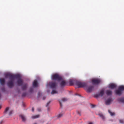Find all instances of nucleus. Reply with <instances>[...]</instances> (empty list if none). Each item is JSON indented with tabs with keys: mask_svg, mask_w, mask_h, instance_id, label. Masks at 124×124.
Returning <instances> with one entry per match:
<instances>
[{
	"mask_svg": "<svg viewBox=\"0 0 124 124\" xmlns=\"http://www.w3.org/2000/svg\"><path fill=\"white\" fill-rule=\"evenodd\" d=\"M26 94H27L26 93H23L22 94V96L23 97H24L26 96Z\"/></svg>",
	"mask_w": 124,
	"mask_h": 124,
	"instance_id": "obj_29",
	"label": "nucleus"
},
{
	"mask_svg": "<svg viewBox=\"0 0 124 124\" xmlns=\"http://www.w3.org/2000/svg\"><path fill=\"white\" fill-rule=\"evenodd\" d=\"M49 84L51 88L52 89L55 88L57 85L56 83L52 82H50Z\"/></svg>",
	"mask_w": 124,
	"mask_h": 124,
	"instance_id": "obj_8",
	"label": "nucleus"
},
{
	"mask_svg": "<svg viewBox=\"0 0 124 124\" xmlns=\"http://www.w3.org/2000/svg\"><path fill=\"white\" fill-rule=\"evenodd\" d=\"M78 114H79V115H81V114H80V113H79V112H78Z\"/></svg>",
	"mask_w": 124,
	"mask_h": 124,
	"instance_id": "obj_40",
	"label": "nucleus"
},
{
	"mask_svg": "<svg viewBox=\"0 0 124 124\" xmlns=\"http://www.w3.org/2000/svg\"><path fill=\"white\" fill-rule=\"evenodd\" d=\"M0 82L1 85H4L5 83V80L4 79H0Z\"/></svg>",
	"mask_w": 124,
	"mask_h": 124,
	"instance_id": "obj_15",
	"label": "nucleus"
},
{
	"mask_svg": "<svg viewBox=\"0 0 124 124\" xmlns=\"http://www.w3.org/2000/svg\"><path fill=\"white\" fill-rule=\"evenodd\" d=\"M57 92L55 90H53L52 91V92L51 93L52 94H54L55 93H57Z\"/></svg>",
	"mask_w": 124,
	"mask_h": 124,
	"instance_id": "obj_22",
	"label": "nucleus"
},
{
	"mask_svg": "<svg viewBox=\"0 0 124 124\" xmlns=\"http://www.w3.org/2000/svg\"><path fill=\"white\" fill-rule=\"evenodd\" d=\"M5 77H9V79H11L13 80H14L15 78L18 79L21 78L20 76L19 75H14L10 74H6L5 75Z\"/></svg>",
	"mask_w": 124,
	"mask_h": 124,
	"instance_id": "obj_2",
	"label": "nucleus"
},
{
	"mask_svg": "<svg viewBox=\"0 0 124 124\" xmlns=\"http://www.w3.org/2000/svg\"><path fill=\"white\" fill-rule=\"evenodd\" d=\"M99 115L100 116L101 118L102 119L104 120L105 119V117L102 114H100Z\"/></svg>",
	"mask_w": 124,
	"mask_h": 124,
	"instance_id": "obj_23",
	"label": "nucleus"
},
{
	"mask_svg": "<svg viewBox=\"0 0 124 124\" xmlns=\"http://www.w3.org/2000/svg\"><path fill=\"white\" fill-rule=\"evenodd\" d=\"M38 111H41V109L40 108H38Z\"/></svg>",
	"mask_w": 124,
	"mask_h": 124,
	"instance_id": "obj_36",
	"label": "nucleus"
},
{
	"mask_svg": "<svg viewBox=\"0 0 124 124\" xmlns=\"http://www.w3.org/2000/svg\"><path fill=\"white\" fill-rule=\"evenodd\" d=\"M33 85L34 87H36L38 86L37 81V80H35L33 84Z\"/></svg>",
	"mask_w": 124,
	"mask_h": 124,
	"instance_id": "obj_14",
	"label": "nucleus"
},
{
	"mask_svg": "<svg viewBox=\"0 0 124 124\" xmlns=\"http://www.w3.org/2000/svg\"><path fill=\"white\" fill-rule=\"evenodd\" d=\"M46 97H43V100H44L45 99Z\"/></svg>",
	"mask_w": 124,
	"mask_h": 124,
	"instance_id": "obj_37",
	"label": "nucleus"
},
{
	"mask_svg": "<svg viewBox=\"0 0 124 124\" xmlns=\"http://www.w3.org/2000/svg\"><path fill=\"white\" fill-rule=\"evenodd\" d=\"M33 89L32 88H31L29 92L31 93H32L33 92Z\"/></svg>",
	"mask_w": 124,
	"mask_h": 124,
	"instance_id": "obj_27",
	"label": "nucleus"
},
{
	"mask_svg": "<svg viewBox=\"0 0 124 124\" xmlns=\"http://www.w3.org/2000/svg\"><path fill=\"white\" fill-rule=\"evenodd\" d=\"M108 112L111 116L115 115V113H114L112 112L110 110H108Z\"/></svg>",
	"mask_w": 124,
	"mask_h": 124,
	"instance_id": "obj_21",
	"label": "nucleus"
},
{
	"mask_svg": "<svg viewBox=\"0 0 124 124\" xmlns=\"http://www.w3.org/2000/svg\"><path fill=\"white\" fill-rule=\"evenodd\" d=\"M40 92H39L38 93V97H39V96H40Z\"/></svg>",
	"mask_w": 124,
	"mask_h": 124,
	"instance_id": "obj_34",
	"label": "nucleus"
},
{
	"mask_svg": "<svg viewBox=\"0 0 124 124\" xmlns=\"http://www.w3.org/2000/svg\"><path fill=\"white\" fill-rule=\"evenodd\" d=\"M88 124H93L92 123H89Z\"/></svg>",
	"mask_w": 124,
	"mask_h": 124,
	"instance_id": "obj_38",
	"label": "nucleus"
},
{
	"mask_svg": "<svg viewBox=\"0 0 124 124\" xmlns=\"http://www.w3.org/2000/svg\"><path fill=\"white\" fill-rule=\"evenodd\" d=\"M92 106H93V107H94V106H95L94 105H92Z\"/></svg>",
	"mask_w": 124,
	"mask_h": 124,
	"instance_id": "obj_39",
	"label": "nucleus"
},
{
	"mask_svg": "<svg viewBox=\"0 0 124 124\" xmlns=\"http://www.w3.org/2000/svg\"><path fill=\"white\" fill-rule=\"evenodd\" d=\"M116 87V85L114 84H111L109 85V88L112 89L115 88Z\"/></svg>",
	"mask_w": 124,
	"mask_h": 124,
	"instance_id": "obj_12",
	"label": "nucleus"
},
{
	"mask_svg": "<svg viewBox=\"0 0 124 124\" xmlns=\"http://www.w3.org/2000/svg\"><path fill=\"white\" fill-rule=\"evenodd\" d=\"M13 112V111L12 110H11L10 111L9 113V115H11V114H12Z\"/></svg>",
	"mask_w": 124,
	"mask_h": 124,
	"instance_id": "obj_28",
	"label": "nucleus"
},
{
	"mask_svg": "<svg viewBox=\"0 0 124 124\" xmlns=\"http://www.w3.org/2000/svg\"><path fill=\"white\" fill-rule=\"evenodd\" d=\"M68 100V99L66 98H64L62 99V101L63 102H65Z\"/></svg>",
	"mask_w": 124,
	"mask_h": 124,
	"instance_id": "obj_24",
	"label": "nucleus"
},
{
	"mask_svg": "<svg viewBox=\"0 0 124 124\" xmlns=\"http://www.w3.org/2000/svg\"><path fill=\"white\" fill-rule=\"evenodd\" d=\"M59 101V103H60V106L61 107H62V104L61 101Z\"/></svg>",
	"mask_w": 124,
	"mask_h": 124,
	"instance_id": "obj_32",
	"label": "nucleus"
},
{
	"mask_svg": "<svg viewBox=\"0 0 124 124\" xmlns=\"http://www.w3.org/2000/svg\"><path fill=\"white\" fill-rule=\"evenodd\" d=\"M1 90L3 91H5V89L4 87L2 88Z\"/></svg>",
	"mask_w": 124,
	"mask_h": 124,
	"instance_id": "obj_33",
	"label": "nucleus"
},
{
	"mask_svg": "<svg viewBox=\"0 0 124 124\" xmlns=\"http://www.w3.org/2000/svg\"><path fill=\"white\" fill-rule=\"evenodd\" d=\"M62 115V114H60L58 115L57 117L58 118H60L61 117Z\"/></svg>",
	"mask_w": 124,
	"mask_h": 124,
	"instance_id": "obj_30",
	"label": "nucleus"
},
{
	"mask_svg": "<svg viewBox=\"0 0 124 124\" xmlns=\"http://www.w3.org/2000/svg\"><path fill=\"white\" fill-rule=\"evenodd\" d=\"M20 116L22 118V120L23 121H25L26 120V118L24 116L22 115H20Z\"/></svg>",
	"mask_w": 124,
	"mask_h": 124,
	"instance_id": "obj_16",
	"label": "nucleus"
},
{
	"mask_svg": "<svg viewBox=\"0 0 124 124\" xmlns=\"http://www.w3.org/2000/svg\"><path fill=\"white\" fill-rule=\"evenodd\" d=\"M32 111L33 112L34 111V108L33 107H32Z\"/></svg>",
	"mask_w": 124,
	"mask_h": 124,
	"instance_id": "obj_35",
	"label": "nucleus"
},
{
	"mask_svg": "<svg viewBox=\"0 0 124 124\" xmlns=\"http://www.w3.org/2000/svg\"><path fill=\"white\" fill-rule=\"evenodd\" d=\"M9 109V108L8 107L4 111V113H6L8 110Z\"/></svg>",
	"mask_w": 124,
	"mask_h": 124,
	"instance_id": "obj_26",
	"label": "nucleus"
},
{
	"mask_svg": "<svg viewBox=\"0 0 124 124\" xmlns=\"http://www.w3.org/2000/svg\"><path fill=\"white\" fill-rule=\"evenodd\" d=\"M10 81L7 83L8 86L10 88L12 87L14 85V80L11 79H10Z\"/></svg>",
	"mask_w": 124,
	"mask_h": 124,
	"instance_id": "obj_6",
	"label": "nucleus"
},
{
	"mask_svg": "<svg viewBox=\"0 0 124 124\" xmlns=\"http://www.w3.org/2000/svg\"><path fill=\"white\" fill-rule=\"evenodd\" d=\"M118 101L120 102L124 103V98H121L118 99Z\"/></svg>",
	"mask_w": 124,
	"mask_h": 124,
	"instance_id": "obj_18",
	"label": "nucleus"
},
{
	"mask_svg": "<svg viewBox=\"0 0 124 124\" xmlns=\"http://www.w3.org/2000/svg\"><path fill=\"white\" fill-rule=\"evenodd\" d=\"M124 90V86H120L119 87L118 89L116 91V95L120 96L122 93V91Z\"/></svg>",
	"mask_w": 124,
	"mask_h": 124,
	"instance_id": "obj_3",
	"label": "nucleus"
},
{
	"mask_svg": "<svg viewBox=\"0 0 124 124\" xmlns=\"http://www.w3.org/2000/svg\"><path fill=\"white\" fill-rule=\"evenodd\" d=\"M69 82L70 84L71 85H72L73 84V80L72 79H70L69 80Z\"/></svg>",
	"mask_w": 124,
	"mask_h": 124,
	"instance_id": "obj_19",
	"label": "nucleus"
},
{
	"mask_svg": "<svg viewBox=\"0 0 124 124\" xmlns=\"http://www.w3.org/2000/svg\"><path fill=\"white\" fill-rule=\"evenodd\" d=\"M76 85L78 86V88L85 87V89L88 92H90L94 89V87L92 85L87 86V84L85 82L77 81Z\"/></svg>",
	"mask_w": 124,
	"mask_h": 124,
	"instance_id": "obj_1",
	"label": "nucleus"
},
{
	"mask_svg": "<svg viewBox=\"0 0 124 124\" xmlns=\"http://www.w3.org/2000/svg\"><path fill=\"white\" fill-rule=\"evenodd\" d=\"M50 102H51L50 101H49L47 103L46 105V107H47L49 106V104H50Z\"/></svg>",
	"mask_w": 124,
	"mask_h": 124,
	"instance_id": "obj_31",
	"label": "nucleus"
},
{
	"mask_svg": "<svg viewBox=\"0 0 124 124\" xmlns=\"http://www.w3.org/2000/svg\"><path fill=\"white\" fill-rule=\"evenodd\" d=\"M39 117V115H37L34 116H32L31 117V118L32 119H34L35 118H36Z\"/></svg>",
	"mask_w": 124,
	"mask_h": 124,
	"instance_id": "obj_20",
	"label": "nucleus"
},
{
	"mask_svg": "<svg viewBox=\"0 0 124 124\" xmlns=\"http://www.w3.org/2000/svg\"><path fill=\"white\" fill-rule=\"evenodd\" d=\"M112 101V98H110L108 99L106 101L105 103L107 105H109Z\"/></svg>",
	"mask_w": 124,
	"mask_h": 124,
	"instance_id": "obj_11",
	"label": "nucleus"
},
{
	"mask_svg": "<svg viewBox=\"0 0 124 124\" xmlns=\"http://www.w3.org/2000/svg\"><path fill=\"white\" fill-rule=\"evenodd\" d=\"M37 124L36 123H34V124Z\"/></svg>",
	"mask_w": 124,
	"mask_h": 124,
	"instance_id": "obj_41",
	"label": "nucleus"
},
{
	"mask_svg": "<svg viewBox=\"0 0 124 124\" xmlns=\"http://www.w3.org/2000/svg\"><path fill=\"white\" fill-rule=\"evenodd\" d=\"M60 81H61L60 83L61 86L62 87H63L65 86L66 84L65 81L62 78V80H61Z\"/></svg>",
	"mask_w": 124,
	"mask_h": 124,
	"instance_id": "obj_9",
	"label": "nucleus"
},
{
	"mask_svg": "<svg viewBox=\"0 0 124 124\" xmlns=\"http://www.w3.org/2000/svg\"><path fill=\"white\" fill-rule=\"evenodd\" d=\"M52 79L53 80H57L59 81L62 79V77L59 75L55 74L52 76Z\"/></svg>",
	"mask_w": 124,
	"mask_h": 124,
	"instance_id": "obj_4",
	"label": "nucleus"
},
{
	"mask_svg": "<svg viewBox=\"0 0 124 124\" xmlns=\"http://www.w3.org/2000/svg\"><path fill=\"white\" fill-rule=\"evenodd\" d=\"M112 93V92L111 90H107L106 91V94L108 96L111 95Z\"/></svg>",
	"mask_w": 124,
	"mask_h": 124,
	"instance_id": "obj_13",
	"label": "nucleus"
},
{
	"mask_svg": "<svg viewBox=\"0 0 124 124\" xmlns=\"http://www.w3.org/2000/svg\"><path fill=\"white\" fill-rule=\"evenodd\" d=\"M27 86V84H24L22 87V89L23 90H24L26 89Z\"/></svg>",
	"mask_w": 124,
	"mask_h": 124,
	"instance_id": "obj_17",
	"label": "nucleus"
},
{
	"mask_svg": "<svg viewBox=\"0 0 124 124\" xmlns=\"http://www.w3.org/2000/svg\"><path fill=\"white\" fill-rule=\"evenodd\" d=\"M17 83L18 85L21 86L23 84V81L21 78L17 80Z\"/></svg>",
	"mask_w": 124,
	"mask_h": 124,
	"instance_id": "obj_10",
	"label": "nucleus"
},
{
	"mask_svg": "<svg viewBox=\"0 0 124 124\" xmlns=\"http://www.w3.org/2000/svg\"><path fill=\"white\" fill-rule=\"evenodd\" d=\"M119 122L121 123L124 124V120L123 119H121L119 120Z\"/></svg>",
	"mask_w": 124,
	"mask_h": 124,
	"instance_id": "obj_25",
	"label": "nucleus"
},
{
	"mask_svg": "<svg viewBox=\"0 0 124 124\" xmlns=\"http://www.w3.org/2000/svg\"><path fill=\"white\" fill-rule=\"evenodd\" d=\"M92 81L93 84H98L101 82V80L99 79H92Z\"/></svg>",
	"mask_w": 124,
	"mask_h": 124,
	"instance_id": "obj_7",
	"label": "nucleus"
},
{
	"mask_svg": "<svg viewBox=\"0 0 124 124\" xmlns=\"http://www.w3.org/2000/svg\"><path fill=\"white\" fill-rule=\"evenodd\" d=\"M104 94V90L102 89L101 90L100 93L98 94H97L95 95V97L96 98L102 97Z\"/></svg>",
	"mask_w": 124,
	"mask_h": 124,
	"instance_id": "obj_5",
	"label": "nucleus"
}]
</instances>
